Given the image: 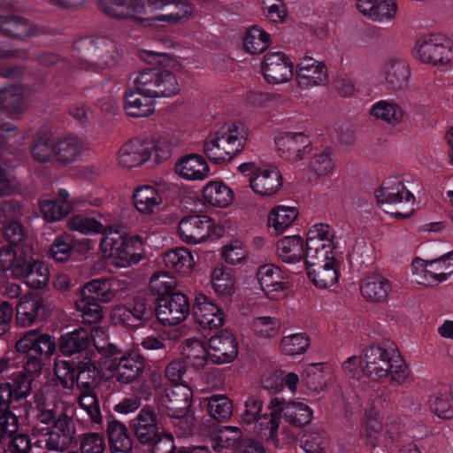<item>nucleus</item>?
Wrapping results in <instances>:
<instances>
[{"instance_id": "1", "label": "nucleus", "mask_w": 453, "mask_h": 453, "mask_svg": "<svg viewBox=\"0 0 453 453\" xmlns=\"http://www.w3.org/2000/svg\"><path fill=\"white\" fill-rule=\"evenodd\" d=\"M16 349L23 356L24 371L12 374V386L15 399L26 398L31 392L34 374L42 371L43 361L53 355L55 340L47 334L29 330L17 342Z\"/></svg>"}, {"instance_id": "2", "label": "nucleus", "mask_w": 453, "mask_h": 453, "mask_svg": "<svg viewBox=\"0 0 453 453\" xmlns=\"http://www.w3.org/2000/svg\"><path fill=\"white\" fill-rule=\"evenodd\" d=\"M30 435L37 439L35 444L48 451L64 453L73 444L77 443V428L74 420L73 407L68 403L60 405L59 417L50 426H40L34 424L30 429Z\"/></svg>"}, {"instance_id": "3", "label": "nucleus", "mask_w": 453, "mask_h": 453, "mask_svg": "<svg viewBox=\"0 0 453 453\" xmlns=\"http://www.w3.org/2000/svg\"><path fill=\"white\" fill-rule=\"evenodd\" d=\"M248 131L242 123H227L211 134L203 142V152L216 164L230 161L244 148Z\"/></svg>"}, {"instance_id": "4", "label": "nucleus", "mask_w": 453, "mask_h": 453, "mask_svg": "<svg viewBox=\"0 0 453 453\" xmlns=\"http://www.w3.org/2000/svg\"><path fill=\"white\" fill-rule=\"evenodd\" d=\"M363 359L365 375L372 380H380L390 375L391 380L403 384L409 378L408 367L397 355L380 346H370L364 349Z\"/></svg>"}, {"instance_id": "5", "label": "nucleus", "mask_w": 453, "mask_h": 453, "mask_svg": "<svg viewBox=\"0 0 453 453\" xmlns=\"http://www.w3.org/2000/svg\"><path fill=\"white\" fill-rule=\"evenodd\" d=\"M142 241L138 235L126 236L109 227L100 242L102 251L111 264L118 267H127L137 264L142 258Z\"/></svg>"}, {"instance_id": "6", "label": "nucleus", "mask_w": 453, "mask_h": 453, "mask_svg": "<svg viewBox=\"0 0 453 453\" xmlns=\"http://www.w3.org/2000/svg\"><path fill=\"white\" fill-rule=\"evenodd\" d=\"M133 87L142 95L153 98L173 96L180 91L176 75L158 67L145 68L133 74Z\"/></svg>"}, {"instance_id": "7", "label": "nucleus", "mask_w": 453, "mask_h": 453, "mask_svg": "<svg viewBox=\"0 0 453 453\" xmlns=\"http://www.w3.org/2000/svg\"><path fill=\"white\" fill-rule=\"evenodd\" d=\"M375 196L383 210L397 219H406L414 211V196L402 181L391 178L385 180Z\"/></svg>"}, {"instance_id": "8", "label": "nucleus", "mask_w": 453, "mask_h": 453, "mask_svg": "<svg viewBox=\"0 0 453 453\" xmlns=\"http://www.w3.org/2000/svg\"><path fill=\"white\" fill-rule=\"evenodd\" d=\"M415 59L433 66L453 62V42L437 35L418 40L412 50Z\"/></svg>"}, {"instance_id": "9", "label": "nucleus", "mask_w": 453, "mask_h": 453, "mask_svg": "<svg viewBox=\"0 0 453 453\" xmlns=\"http://www.w3.org/2000/svg\"><path fill=\"white\" fill-rule=\"evenodd\" d=\"M169 4H176L178 11L169 14L155 16L151 20L175 24L186 21L191 17L193 6L186 0H133L130 3V8L137 14H144L147 12L146 7L151 11H157Z\"/></svg>"}, {"instance_id": "10", "label": "nucleus", "mask_w": 453, "mask_h": 453, "mask_svg": "<svg viewBox=\"0 0 453 453\" xmlns=\"http://www.w3.org/2000/svg\"><path fill=\"white\" fill-rule=\"evenodd\" d=\"M279 156L286 160L297 162L311 152V141L303 132H286L275 138Z\"/></svg>"}, {"instance_id": "11", "label": "nucleus", "mask_w": 453, "mask_h": 453, "mask_svg": "<svg viewBox=\"0 0 453 453\" xmlns=\"http://www.w3.org/2000/svg\"><path fill=\"white\" fill-rule=\"evenodd\" d=\"M188 297L180 292L173 293L168 297L158 299L156 316L165 326H175L188 317L189 313Z\"/></svg>"}, {"instance_id": "12", "label": "nucleus", "mask_w": 453, "mask_h": 453, "mask_svg": "<svg viewBox=\"0 0 453 453\" xmlns=\"http://www.w3.org/2000/svg\"><path fill=\"white\" fill-rule=\"evenodd\" d=\"M193 392L186 384L172 385L161 395L158 409L168 417H181L188 413Z\"/></svg>"}, {"instance_id": "13", "label": "nucleus", "mask_w": 453, "mask_h": 453, "mask_svg": "<svg viewBox=\"0 0 453 453\" xmlns=\"http://www.w3.org/2000/svg\"><path fill=\"white\" fill-rule=\"evenodd\" d=\"M261 69L265 79L271 84L285 83L293 77V63L284 52L266 53Z\"/></svg>"}, {"instance_id": "14", "label": "nucleus", "mask_w": 453, "mask_h": 453, "mask_svg": "<svg viewBox=\"0 0 453 453\" xmlns=\"http://www.w3.org/2000/svg\"><path fill=\"white\" fill-rule=\"evenodd\" d=\"M411 74L410 65L404 58L399 57L387 58L381 67L385 87L395 92L403 91L408 88Z\"/></svg>"}, {"instance_id": "15", "label": "nucleus", "mask_w": 453, "mask_h": 453, "mask_svg": "<svg viewBox=\"0 0 453 453\" xmlns=\"http://www.w3.org/2000/svg\"><path fill=\"white\" fill-rule=\"evenodd\" d=\"M250 186L260 197L275 195L282 187L283 178L273 166L256 167L249 178Z\"/></svg>"}, {"instance_id": "16", "label": "nucleus", "mask_w": 453, "mask_h": 453, "mask_svg": "<svg viewBox=\"0 0 453 453\" xmlns=\"http://www.w3.org/2000/svg\"><path fill=\"white\" fill-rule=\"evenodd\" d=\"M239 343L235 335L224 329L211 336L209 340V356L217 364L234 361L238 355Z\"/></svg>"}, {"instance_id": "17", "label": "nucleus", "mask_w": 453, "mask_h": 453, "mask_svg": "<svg viewBox=\"0 0 453 453\" xmlns=\"http://www.w3.org/2000/svg\"><path fill=\"white\" fill-rule=\"evenodd\" d=\"M296 72L297 85L303 89L323 85L327 81L326 65L312 57L304 56L300 58Z\"/></svg>"}, {"instance_id": "18", "label": "nucleus", "mask_w": 453, "mask_h": 453, "mask_svg": "<svg viewBox=\"0 0 453 453\" xmlns=\"http://www.w3.org/2000/svg\"><path fill=\"white\" fill-rule=\"evenodd\" d=\"M170 188L166 183H159L156 186L145 185L136 188L133 195L135 208L143 214L156 212L167 198Z\"/></svg>"}, {"instance_id": "19", "label": "nucleus", "mask_w": 453, "mask_h": 453, "mask_svg": "<svg viewBox=\"0 0 453 453\" xmlns=\"http://www.w3.org/2000/svg\"><path fill=\"white\" fill-rule=\"evenodd\" d=\"M43 299L33 293L23 296L16 306V323L22 327L31 326L46 316Z\"/></svg>"}, {"instance_id": "20", "label": "nucleus", "mask_w": 453, "mask_h": 453, "mask_svg": "<svg viewBox=\"0 0 453 453\" xmlns=\"http://www.w3.org/2000/svg\"><path fill=\"white\" fill-rule=\"evenodd\" d=\"M146 366L145 358L135 352L123 355L118 359L113 370V378L121 385L140 380Z\"/></svg>"}, {"instance_id": "21", "label": "nucleus", "mask_w": 453, "mask_h": 453, "mask_svg": "<svg viewBox=\"0 0 453 453\" xmlns=\"http://www.w3.org/2000/svg\"><path fill=\"white\" fill-rule=\"evenodd\" d=\"M212 220L206 215H189L179 223V234L187 243L201 242L210 235Z\"/></svg>"}, {"instance_id": "22", "label": "nucleus", "mask_w": 453, "mask_h": 453, "mask_svg": "<svg viewBox=\"0 0 453 453\" xmlns=\"http://www.w3.org/2000/svg\"><path fill=\"white\" fill-rule=\"evenodd\" d=\"M193 316L203 328L210 330L221 326L225 321L222 310L203 294L196 296Z\"/></svg>"}, {"instance_id": "23", "label": "nucleus", "mask_w": 453, "mask_h": 453, "mask_svg": "<svg viewBox=\"0 0 453 453\" xmlns=\"http://www.w3.org/2000/svg\"><path fill=\"white\" fill-rule=\"evenodd\" d=\"M15 279L23 280L31 288L42 289L49 283L50 271L43 262L33 259L31 256L16 268Z\"/></svg>"}, {"instance_id": "24", "label": "nucleus", "mask_w": 453, "mask_h": 453, "mask_svg": "<svg viewBox=\"0 0 453 453\" xmlns=\"http://www.w3.org/2000/svg\"><path fill=\"white\" fill-rule=\"evenodd\" d=\"M137 440L142 444H149L157 438L159 427L155 411L150 407H143L131 421Z\"/></svg>"}, {"instance_id": "25", "label": "nucleus", "mask_w": 453, "mask_h": 453, "mask_svg": "<svg viewBox=\"0 0 453 453\" xmlns=\"http://www.w3.org/2000/svg\"><path fill=\"white\" fill-rule=\"evenodd\" d=\"M262 290L272 300L284 296L285 282L280 269L273 265H261L257 273Z\"/></svg>"}, {"instance_id": "26", "label": "nucleus", "mask_w": 453, "mask_h": 453, "mask_svg": "<svg viewBox=\"0 0 453 453\" xmlns=\"http://www.w3.org/2000/svg\"><path fill=\"white\" fill-rule=\"evenodd\" d=\"M151 154L150 142L139 139L125 143L119 150V164L127 168L141 165L148 161Z\"/></svg>"}, {"instance_id": "27", "label": "nucleus", "mask_w": 453, "mask_h": 453, "mask_svg": "<svg viewBox=\"0 0 453 453\" xmlns=\"http://www.w3.org/2000/svg\"><path fill=\"white\" fill-rule=\"evenodd\" d=\"M357 8L376 22L390 21L397 13L395 0H357Z\"/></svg>"}, {"instance_id": "28", "label": "nucleus", "mask_w": 453, "mask_h": 453, "mask_svg": "<svg viewBox=\"0 0 453 453\" xmlns=\"http://www.w3.org/2000/svg\"><path fill=\"white\" fill-rule=\"evenodd\" d=\"M175 173L188 180H203L209 177L210 167L202 156L189 154L176 163Z\"/></svg>"}, {"instance_id": "29", "label": "nucleus", "mask_w": 453, "mask_h": 453, "mask_svg": "<svg viewBox=\"0 0 453 453\" xmlns=\"http://www.w3.org/2000/svg\"><path fill=\"white\" fill-rule=\"evenodd\" d=\"M276 411L282 413L284 419L296 426L309 424L312 418L311 409L301 402H287L285 399L274 398Z\"/></svg>"}, {"instance_id": "30", "label": "nucleus", "mask_w": 453, "mask_h": 453, "mask_svg": "<svg viewBox=\"0 0 453 453\" xmlns=\"http://www.w3.org/2000/svg\"><path fill=\"white\" fill-rule=\"evenodd\" d=\"M125 280L112 279L111 280H94L84 286V294L103 303H108L119 296L120 291L127 288Z\"/></svg>"}, {"instance_id": "31", "label": "nucleus", "mask_w": 453, "mask_h": 453, "mask_svg": "<svg viewBox=\"0 0 453 453\" xmlns=\"http://www.w3.org/2000/svg\"><path fill=\"white\" fill-rule=\"evenodd\" d=\"M361 295L369 302L383 303L387 302L392 287L389 280L380 275L373 274L366 277L360 285Z\"/></svg>"}, {"instance_id": "32", "label": "nucleus", "mask_w": 453, "mask_h": 453, "mask_svg": "<svg viewBox=\"0 0 453 453\" xmlns=\"http://www.w3.org/2000/svg\"><path fill=\"white\" fill-rule=\"evenodd\" d=\"M98 365L96 355L87 353L84 361L80 363L79 372L75 376L79 393L93 392L96 387V378L98 376Z\"/></svg>"}, {"instance_id": "33", "label": "nucleus", "mask_w": 453, "mask_h": 453, "mask_svg": "<svg viewBox=\"0 0 453 453\" xmlns=\"http://www.w3.org/2000/svg\"><path fill=\"white\" fill-rule=\"evenodd\" d=\"M369 113L374 119L390 127L400 125L405 117V112L401 105L394 100H380L374 103Z\"/></svg>"}, {"instance_id": "34", "label": "nucleus", "mask_w": 453, "mask_h": 453, "mask_svg": "<svg viewBox=\"0 0 453 453\" xmlns=\"http://www.w3.org/2000/svg\"><path fill=\"white\" fill-rule=\"evenodd\" d=\"M154 99L148 95L140 94L131 87L125 94V110L134 118L148 117L155 111Z\"/></svg>"}, {"instance_id": "35", "label": "nucleus", "mask_w": 453, "mask_h": 453, "mask_svg": "<svg viewBox=\"0 0 453 453\" xmlns=\"http://www.w3.org/2000/svg\"><path fill=\"white\" fill-rule=\"evenodd\" d=\"M307 274L317 288H329L338 281L339 263L334 258L321 265L308 267Z\"/></svg>"}, {"instance_id": "36", "label": "nucleus", "mask_w": 453, "mask_h": 453, "mask_svg": "<svg viewBox=\"0 0 453 453\" xmlns=\"http://www.w3.org/2000/svg\"><path fill=\"white\" fill-rule=\"evenodd\" d=\"M200 404L206 409L209 416L219 422H226L233 414V403L222 394L203 397Z\"/></svg>"}, {"instance_id": "37", "label": "nucleus", "mask_w": 453, "mask_h": 453, "mask_svg": "<svg viewBox=\"0 0 453 453\" xmlns=\"http://www.w3.org/2000/svg\"><path fill=\"white\" fill-rule=\"evenodd\" d=\"M33 248L30 245L8 246L0 250V270L12 271L15 278L16 268L22 265V262L33 256Z\"/></svg>"}, {"instance_id": "38", "label": "nucleus", "mask_w": 453, "mask_h": 453, "mask_svg": "<svg viewBox=\"0 0 453 453\" xmlns=\"http://www.w3.org/2000/svg\"><path fill=\"white\" fill-rule=\"evenodd\" d=\"M242 431L236 426H224L216 432L211 438V448L217 452L224 449H233L236 453L239 446L243 441Z\"/></svg>"}, {"instance_id": "39", "label": "nucleus", "mask_w": 453, "mask_h": 453, "mask_svg": "<svg viewBox=\"0 0 453 453\" xmlns=\"http://www.w3.org/2000/svg\"><path fill=\"white\" fill-rule=\"evenodd\" d=\"M133 0H98L99 9L106 15L117 19H128L134 23H142L146 19L135 15L130 8Z\"/></svg>"}, {"instance_id": "40", "label": "nucleus", "mask_w": 453, "mask_h": 453, "mask_svg": "<svg viewBox=\"0 0 453 453\" xmlns=\"http://www.w3.org/2000/svg\"><path fill=\"white\" fill-rule=\"evenodd\" d=\"M89 345V331L85 328H78L66 333L59 339V349L65 356H72L87 350Z\"/></svg>"}, {"instance_id": "41", "label": "nucleus", "mask_w": 453, "mask_h": 453, "mask_svg": "<svg viewBox=\"0 0 453 453\" xmlns=\"http://www.w3.org/2000/svg\"><path fill=\"white\" fill-rule=\"evenodd\" d=\"M277 255L285 263H296L304 257L303 241L299 235L285 236L277 242Z\"/></svg>"}, {"instance_id": "42", "label": "nucleus", "mask_w": 453, "mask_h": 453, "mask_svg": "<svg viewBox=\"0 0 453 453\" xmlns=\"http://www.w3.org/2000/svg\"><path fill=\"white\" fill-rule=\"evenodd\" d=\"M206 203L216 207H226L234 198L232 189L220 181H211L203 189Z\"/></svg>"}, {"instance_id": "43", "label": "nucleus", "mask_w": 453, "mask_h": 453, "mask_svg": "<svg viewBox=\"0 0 453 453\" xmlns=\"http://www.w3.org/2000/svg\"><path fill=\"white\" fill-rule=\"evenodd\" d=\"M164 262L167 268L180 274H189L195 265L190 251L185 248L172 250L164 255Z\"/></svg>"}, {"instance_id": "44", "label": "nucleus", "mask_w": 453, "mask_h": 453, "mask_svg": "<svg viewBox=\"0 0 453 453\" xmlns=\"http://www.w3.org/2000/svg\"><path fill=\"white\" fill-rule=\"evenodd\" d=\"M334 231L327 224H315L307 233L306 247L315 250L316 248H323L325 250H333Z\"/></svg>"}, {"instance_id": "45", "label": "nucleus", "mask_w": 453, "mask_h": 453, "mask_svg": "<svg viewBox=\"0 0 453 453\" xmlns=\"http://www.w3.org/2000/svg\"><path fill=\"white\" fill-rule=\"evenodd\" d=\"M182 355L187 362L196 369H202L207 364L209 350L203 343L195 338H188L184 342Z\"/></svg>"}, {"instance_id": "46", "label": "nucleus", "mask_w": 453, "mask_h": 453, "mask_svg": "<svg viewBox=\"0 0 453 453\" xmlns=\"http://www.w3.org/2000/svg\"><path fill=\"white\" fill-rule=\"evenodd\" d=\"M0 32L15 38H24L34 34L32 24L18 16L0 17Z\"/></svg>"}, {"instance_id": "47", "label": "nucleus", "mask_w": 453, "mask_h": 453, "mask_svg": "<svg viewBox=\"0 0 453 453\" xmlns=\"http://www.w3.org/2000/svg\"><path fill=\"white\" fill-rule=\"evenodd\" d=\"M56 139L49 133L38 136L31 146L30 151L34 160L47 163L55 160Z\"/></svg>"}, {"instance_id": "48", "label": "nucleus", "mask_w": 453, "mask_h": 453, "mask_svg": "<svg viewBox=\"0 0 453 453\" xmlns=\"http://www.w3.org/2000/svg\"><path fill=\"white\" fill-rule=\"evenodd\" d=\"M81 142L76 137H64L56 140L55 160L62 164L75 161L81 151Z\"/></svg>"}, {"instance_id": "49", "label": "nucleus", "mask_w": 453, "mask_h": 453, "mask_svg": "<svg viewBox=\"0 0 453 453\" xmlns=\"http://www.w3.org/2000/svg\"><path fill=\"white\" fill-rule=\"evenodd\" d=\"M298 211L295 207L276 206L268 217V225L273 227L276 234L283 233L297 218Z\"/></svg>"}, {"instance_id": "50", "label": "nucleus", "mask_w": 453, "mask_h": 453, "mask_svg": "<svg viewBox=\"0 0 453 453\" xmlns=\"http://www.w3.org/2000/svg\"><path fill=\"white\" fill-rule=\"evenodd\" d=\"M23 88L18 86L0 90V105L10 113H19L24 109Z\"/></svg>"}, {"instance_id": "51", "label": "nucleus", "mask_w": 453, "mask_h": 453, "mask_svg": "<svg viewBox=\"0 0 453 453\" xmlns=\"http://www.w3.org/2000/svg\"><path fill=\"white\" fill-rule=\"evenodd\" d=\"M90 343L92 342L97 352L104 357H112L120 354L121 350L108 341L107 330L102 326H96L89 331Z\"/></svg>"}, {"instance_id": "52", "label": "nucleus", "mask_w": 453, "mask_h": 453, "mask_svg": "<svg viewBox=\"0 0 453 453\" xmlns=\"http://www.w3.org/2000/svg\"><path fill=\"white\" fill-rule=\"evenodd\" d=\"M75 306L84 323H98L104 318V311L100 304L95 302L94 297L90 296H82L75 302Z\"/></svg>"}, {"instance_id": "53", "label": "nucleus", "mask_w": 453, "mask_h": 453, "mask_svg": "<svg viewBox=\"0 0 453 453\" xmlns=\"http://www.w3.org/2000/svg\"><path fill=\"white\" fill-rule=\"evenodd\" d=\"M211 284L218 295L227 296L234 291L235 279L229 268L217 267L211 274Z\"/></svg>"}, {"instance_id": "54", "label": "nucleus", "mask_w": 453, "mask_h": 453, "mask_svg": "<svg viewBox=\"0 0 453 453\" xmlns=\"http://www.w3.org/2000/svg\"><path fill=\"white\" fill-rule=\"evenodd\" d=\"M243 46L245 50L250 54L261 53L269 46V36L263 29L252 27L246 32Z\"/></svg>"}, {"instance_id": "55", "label": "nucleus", "mask_w": 453, "mask_h": 453, "mask_svg": "<svg viewBox=\"0 0 453 453\" xmlns=\"http://www.w3.org/2000/svg\"><path fill=\"white\" fill-rule=\"evenodd\" d=\"M76 246L75 238L69 234L58 235L51 244V257L58 262H66L71 257Z\"/></svg>"}, {"instance_id": "56", "label": "nucleus", "mask_w": 453, "mask_h": 453, "mask_svg": "<svg viewBox=\"0 0 453 453\" xmlns=\"http://www.w3.org/2000/svg\"><path fill=\"white\" fill-rule=\"evenodd\" d=\"M72 211L69 201L44 200L40 204V211L43 219L49 222L58 221L65 217Z\"/></svg>"}, {"instance_id": "57", "label": "nucleus", "mask_w": 453, "mask_h": 453, "mask_svg": "<svg viewBox=\"0 0 453 453\" xmlns=\"http://www.w3.org/2000/svg\"><path fill=\"white\" fill-rule=\"evenodd\" d=\"M411 270L415 276V280L419 285L435 286L440 283L436 277L439 273H436L432 265H429L428 260L416 257L411 264Z\"/></svg>"}, {"instance_id": "58", "label": "nucleus", "mask_w": 453, "mask_h": 453, "mask_svg": "<svg viewBox=\"0 0 453 453\" xmlns=\"http://www.w3.org/2000/svg\"><path fill=\"white\" fill-rule=\"evenodd\" d=\"M68 228L73 231H78L81 234L103 233L104 235L109 233L107 228L99 221L92 218L84 217L82 215H73L67 222Z\"/></svg>"}, {"instance_id": "59", "label": "nucleus", "mask_w": 453, "mask_h": 453, "mask_svg": "<svg viewBox=\"0 0 453 453\" xmlns=\"http://www.w3.org/2000/svg\"><path fill=\"white\" fill-rule=\"evenodd\" d=\"M270 408L272 410L271 413L262 415L259 420L256 422L255 429L258 434L273 438L279 429L280 412L275 410L274 399L271 401Z\"/></svg>"}, {"instance_id": "60", "label": "nucleus", "mask_w": 453, "mask_h": 453, "mask_svg": "<svg viewBox=\"0 0 453 453\" xmlns=\"http://www.w3.org/2000/svg\"><path fill=\"white\" fill-rule=\"evenodd\" d=\"M176 287V280L166 272L155 273L150 280V288L153 295L158 297L171 295Z\"/></svg>"}, {"instance_id": "61", "label": "nucleus", "mask_w": 453, "mask_h": 453, "mask_svg": "<svg viewBox=\"0 0 453 453\" xmlns=\"http://www.w3.org/2000/svg\"><path fill=\"white\" fill-rule=\"evenodd\" d=\"M309 345L310 341L304 334H295L282 338L280 349L285 355L296 356L304 353Z\"/></svg>"}, {"instance_id": "62", "label": "nucleus", "mask_w": 453, "mask_h": 453, "mask_svg": "<svg viewBox=\"0 0 453 453\" xmlns=\"http://www.w3.org/2000/svg\"><path fill=\"white\" fill-rule=\"evenodd\" d=\"M309 169L314 173L316 179L332 174L334 165L331 153L325 150L315 154L309 163Z\"/></svg>"}, {"instance_id": "63", "label": "nucleus", "mask_w": 453, "mask_h": 453, "mask_svg": "<svg viewBox=\"0 0 453 453\" xmlns=\"http://www.w3.org/2000/svg\"><path fill=\"white\" fill-rule=\"evenodd\" d=\"M79 406L84 410L91 422L100 424L102 421V415L99 406V401L95 391L79 393L77 397Z\"/></svg>"}, {"instance_id": "64", "label": "nucleus", "mask_w": 453, "mask_h": 453, "mask_svg": "<svg viewBox=\"0 0 453 453\" xmlns=\"http://www.w3.org/2000/svg\"><path fill=\"white\" fill-rule=\"evenodd\" d=\"M280 328V321L273 317H258L253 320L252 330L261 338L275 337Z\"/></svg>"}]
</instances>
